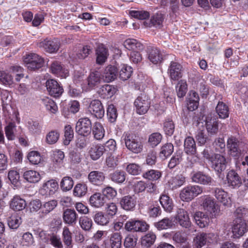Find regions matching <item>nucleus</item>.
Segmentation results:
<instances>
[{
  "mask_svg": "<svg viewBox=\"0 0 248 248\" xmlns=\"http://www.w3.org/2000/svg\"><path fill=\"white\" fill-rule=\"evenodd\" d=\"M211 167L217 173L220 174L227 167L228 162L225 157L221 155L216 154L210 158Z\"/></svg>",
  "mask_w": 248,
  "mask_h": 248,
  "instance_id": "4",
  "label": "nucleus"
},
{
  "mask_svg": "<svg viewBox=\"0 0 248 248\" xmlns=\"http://www.w3.org/2000/svg\"><path fill=\"white\" fill-rule=\"evenodd\" d=\"M160 204L164 210L168 212H171L173 209V205L172 200L166 195H162L159 199Z\"/></svg>",
  "mask_w": 248,
  "mask_h": 248,
  "instance_id": "39",
  "label": "nucleus"
},
{
  "mask_svg": "<svg viewBox=\"0 0 248 248\" xmlns=\"http://www.w3.org/2000/svg\"><path fill=\"white\" fill-rule=\"evenodd\" d=\"M26 201L19 195H15L11 200L10 207L15 211H22L26 207Z\"/></svg>",
  "mask_w": 248,
  "mask_h": 248,
  "instance_id": "21",
  "label": "nucleus"
},
{
  "mask_svg": "<svg viewBox=\"0 0 248 248\" xmlns=\"http://www.w3.org/2000/svg\"><path fill=\"white\" fill-rule=\"evenodd\" d=\"M93 133L97 140H102L105 135V130L103 125L98 122H95L93 128Z\"/></svg>",
  "mask_w": 248,
  "mask_h": 248,
  "instance_id": "41",
  "label": "nucleus"
},
{
  "mask_svg": "<svg viewBox=\"0 0 248 248\" xmlns=\"http://www.w3.org/2000/svg\"><path fill=\"white\" fill-rule=\"evenodd\" d=\"M0 82L4 85L10 87L14 83L13 78L4 71H0Z\"/></svg>",
  "mask_w": 248,
  "mask_h": 248,
  "instance_id": "48",
  "label": "nucleus"
},
{
  "mask_svg": "<svg viewBox=\"0 0 248 248\" xmlns=\"http://www.w3.org/2000/svg\"><path fill=\"white\" fill-rule=\"evenodd\" d=\"M163 20V15L161 13H156L152 16L151 18L150 26L159 27L162 24Z\"/></svg>",
  "mask_w": 248,
  "mask_h": 248,
  "instance_id": "62",
  "label": "nucleus"
},
{
  "mask_svg": "<svg viewBox=\"0 0 248 248\" xmlns=\"http://www.w3.org/2000/svg\"><path fill=\"white\" fill-rule=\"evenodd\" d=\"M105 176L103 172L97 170L92 171L88 174V179L92 184L100 185L104 181Z\"/></svg>",
  "mask_w": 248,
  "mask_h": 248,
  "instance_id": "26",
  "label": "nucleus"
},
{
  "mask_svg": "<svg viewBox=\"0 0 248 248\" xmlns=\"http://www.w3.org/2000/svg\"><path fill=\"white\" fill-rule=\"evenodd\" d=\"M173 152V145L171 143H167L162 146L159 156L163 159H166L171 155Z\"/></svg>",
  "mask_w": 248,
  "mask_h": 248,
  "instance_id": "43",
  "label": "nucleus"
},
{
  "mask_svg": "<svg viewBox=\"0 0 248 248\" xmlns=\"http://www.w3.org/2000/svg\"><path fill=\"white\" fill-rule=\"evenodd\" d=\"M51 71L53 74L62 78H66L69 76L68 69H65L58 62H55L52 63Z\"/></svg>",
  "mask_w": 248,
  "mask_h": 248,
  "instance_id": "23",
  "label": "nucleus"
},
{
  "mask_svg": "<svg viewBox=\"0 0 248 248\" xmlns=\"http://www.w3.org/2000/svg\"><path fill=\"white\" fill-rule=\"evenodd\" d=\"M202 206L211 217H217L220 215V206L209 196L203 197Z\"/></svg>",
  "mask_w": 248,
  "mask_h": 248,
  "instance_id": "2",
  "label": "nucleus"
},
{
  "mask_svg": "<svg viewBox=\"0 0 248 248\" xmlns=\"http://www.w3.org/2000/svg\"><path fill=\"white\" fill-rule=\"evenodd\" d=\"M206 128L209 133L216 134L218 130V124L216 119L207 117L206 119Z\"/></svg>",
  "mask_w": 248,
  "mask_h": 248,
  "instance_id": "36",
  "label": "nucleus"
},
{
  "mask_svg": "<svg viewBox=\"0 0 248 248\" xmlns=\"http://www.w3.org/2000/svg\"><path fill=\"white\" fill-rule=\"evenodd\" d=\"M60 134L56 130L49 132L46 135V141L49 144H53L57 142L59 139Z\"/></svg>",
  "mask_w": 248,
  "mask_h": 248,
  "instance_id": "56",
  "label": "nucleus"
},
{
  "mask_svg": "<svg viewBox=\"0 0 248 248\" xmlns=\"http://www.w3.org/2000/svg\"><path fill=\"white\" fill-rule=\"evenodd\" d=\"M162 138V135L159 133H154L149 136L148 142L152 147H155L161 142Z\"/></svg>",
  "mask_w": 248,
  "mask_h": 248,
  "instance_id": "63",
  "label": "nucleus"
},
{
  "mask_svg": "<svg viewBox=\"0 0 248 248\" xmlns=\"http://www.w3.org/2000/svg\"><path fill=\"white\" fill-rule=\"evenodd\" d=\"M110 177L112 181L122 183L125 180V173L123 171L116 170L111 174Z\"/></svg>",
  "mask_w": 248,
  "mask_h": 248,
  "instance_id": "59",
  "label": "nucleus"
},
{
  "mask_svg": "<svg viewBox=\"0 0 248 248\" xmlns=\"http://www.w3.org/2000/svg\"><path fill=\"white\" fill-rule=\"evenodd\" d=\"M136 111L139 114L146 113L150 106V101L148 97L145 94H141L134 102Z\"/></svg>",
  "mask_w": 248,
  "mask_h": 248,
  "instance_id": "8",
  "label": "nucleus"
},
{
  "mask_svg": "<svg viewBox=\"0 0 248 248\" xmlns=\"http://www.w3.org/2000/svg\"><path fill=\"white\" fill-rule=\"evenodd\" d=\"M79 223L81 228L86 231H90L93 225L92 220L86 216L81 217Z\"/></svg>",
  "mask_w": 248,
  "mask_h": 248,
  "instance_id": "57",
  "label": "nucleus"
},
{
  "mask_svg": "<svg viewBox=\"0 0 248 248\" xmlns=\"http://www.w3.org/2000/svg\"><path fill=\"white\" fill-rule=\"evenodd\" d=\"M105 152V147L103 145L97 144L93 145L89 150L91 158L93 160L98 159Z\"/></svg>",
  "mask_w": 248,
  "mask_h": 248,
  "instance_id": "28",
  "label": "nucleus"
},
{
  "mask_svg": "<svg viewBox=\"0 0 248 248\" xmlns=\"http://www.w3.org/2000/svg\"><path fill=\"white\" fill-rule=\"evenodd\" d=\"M192 182L202 185H207L211 181V178L201 171L193 172L191 175Z\"/></svg>",
  "mask_w": 248,
  "mask_h": 248,
  "instance_id": "22",
  "label": "nucleus"
},
{
  "mask_svg": "<svg viewBox=\"0 0 248 248\" xmlns=\"http://www.w3.org/2000/svg\"><path fill=\"white\" fill-rule=\"evenodd\" d=\"M156 239V235L153 232H149L143 236L141 239L142 247L148 248L155 243Z\"/></svg>",
  "mask_w": 248,
  "mask_h": 248,
  "instance_id": "38",
  "label": "nucleus"
},
{
  "mask_svg": "<svg viewBox=\"0 0 248 248\" xmlns=\"http://www.w3.org/2000/svg\"><path fill=\"white\" fill-rule=\"evenodd\" d=\"M148 56L149 60L155 64L157 63L162 60V55L160 51L156 47H149L148 48Z\"/></svg>",
  "mask_w": 248,
  "mask_h": 248,
  "instance_id": "27",
  "label": "nucleus"
},
{
  "mask_svg": "<svg viewBox=\"0 0 248 248\" xmlns=\"http://www.w3.org/2000/svg\"><path fill=\"white\" fill-rule=\"evenodd\" d=\"M27 127L30 132L32 134H38L41 131V125L37 121H29L27 123Z\"/></svg>",
  "mask_w": 248,
  "mask_h": 248,
  "instance_id": "54",
  "label": "nucleus"
},
{
  "mask_svg": "<svg viewBox=\"0 0 248 248\" xmlns=\"http://www.w3.org/2000/svg\"><path fill=\"white\" fill-rule=\"evenodd\" d=\"M122 235L120 232L112 233L110 236L109 242L111 248H121L122 246Z\"/></svg>",
  "mask_w": 248,
  "mask_h": 248,
  "instance_id": "40",
  "label": "nucleus"
},
{
  "mask_svg": "<svg viewBox=\"0 0 248 248\" xmlns=\"http://www.w3.org/2000/svg\"><path fill=\"white\" fill-rule=\"evenodd\" d=\"M44 59L39 55L31 53L26 56L24 59V62L28 69L35 70L41 68L44 64Z\"/></svg>",
  "mask_w": 248,
  "mask_h": 248,
  "instance_id": "5",
  "label": "nucleus"
},
{
  "mask_svg": "<svg viewBox=\"0 0 248 248\" xmlns=\"http://www.w3.org/2000/svg\"><path fill=\"white\" fill-rule=\"evenodd\" d=\"M74 185L72 178L69 176H65L60 182L61 188L63 191H67L72 189Z\"/></svg>",
  "mask_w": 248,
  "mask_h": 248,
  "instance_id": "49",
  "label": "nucleus"
},
{
  "mask_svg": "<svg viewBox=\"0 0 248 248\" xmlns=\"http://www.w3.org/2000/svg\"><path fill=\"white\" fill-rule=\"evenodd\" d=\"M228 186L232 188L239 187L242 184L241 177L234 170L229 171L226 176Z\"/></svg>",
  "mask_w": 248,
  "mask_h": 248,
  "instance_id": "17",
  "label": "nucleus"
},
{
  "mask_svg": "<svg viewBox=\"0 0 248 248\" xmlns=\"http://www.w3.org/2000/svg\"><path fill=\"white\" fill-rule=\"evenodd\" d=\"M21 217L16 215H12L8 220L9 227L13 229H17L21 223Z\"/></svg>",
  "mask_w": 248,
  "mask_h": 248,
  "instance_id": "60",
  "label": "nucleus"
},
{
  "mask_svg": "<svg viewBox=\"0 0 248 248\" xmlns=\"http://www.w3.org/2000/svg\"><path fill=\"white\" fill-rule=\"evenodd\" d=\"M107 115L110 122L113 123L116 121L118 114L117 109L113 105L110 104L108 105L107 108Z\"/></svg>",
  "mask_w": 248,
  "mask_h": 248,
  "instance_id": "58",
  "label": "nucleus"
},
{
  "mask_svg": "<svg viewBox=\"0 0 248 248\" xmlns=\"http://www.w3.org/2000/svg\"><path fill=\"white\" fill-rule=\"evenodd\" d=\"M28 158L30 163L33 165L38 164L41 161V156L37 151L30 152L28 154Z\"/></svg>",
  "mask_w": 248,
  "mask_h": 248,
  "instance_id": "64",
  "label": "nucleus"
},
{
  "mask_svg": "<svg viewBox=\"0 0 248 248\" xmlns=\"http://www.w3.org/2000/svg\"><path fill=\"white\" fill-rule=\"evenodd\" d=\"M171 80L177 81L183 76V66L179 63L171 62L168 70Z\"/></svg>",
  "mask_w": 248,
  "mask_h": 248,
  "instance_id": "13",
  "label": "nucleus"
},
{
  "mask_svg": "<svg viewBox=\"0 0 248 248\" xmlns=\"http://www.w3.org/2000/svg\"><path fill=\"white\" fill-rule=\"evenodd\" d=\"M176 222L185 228H189L191 225L187 212L183 209H179L175 217Z\"/></svg>",
  "mask_w": 248,
  "mask_h": 248,
  "instance_id": "16",
  "label": "nucleus"
},
{
  "mask_svg": "<svg viewBox=\"0 0 248 248\" xmlns=\"http://www.w3.org/2000/svg\"><path fill=\"white\" fill-rule=\"evenodd\" d=\"M173 225L172 219L166 217L155 223V227L158 230H165L170 228Z\"/></svg>",
  "mask_w": 248,
  "mask_h": 248,
  "instance_id": "47",
  "label": "nucleus"
},
{
  "mask_svg": "<svg viewBox=\"0 0 248 248\" xmlns=\"http://www.w3.org/2000/svg\"><path fill=\"white\" fill-rule=\"evenodd\" d=\"M216 110L220 118L225 119L229 117V108L223 102L218 103Z\"/></svg>",
  "mask_w": 248,
  "mask_h": 248,
  "instance_id": "37",
  "label": "nucleus"
},
{
  "mask_svg": "<svg viewBox=\"0 0 248 248\" xmlns=\"http://www.w3.org/2000/svg\"><path fill=\"white\" fill-rule=\"evenodd\" d=\"M88 111L97 118H102L105 114V110L102 104L99 100H94L91 101L89 107Z\"/></svg>",
  "mask_w": 248,
  "mask_h": 248,
  "instance_id": "15",
  "label": "nucleus"
},
{
  "mask_svg": "<svg viewBox=\"0 0 248 248\" xmlns=\"http://www.w3.org/2000/svg\"><path fill=\"white\" fill-rule=\"evenodd\" d=\"M185 152L189 155H194L196 153V145L194 139L192 137H187L184 141Z\"/></svg>",
  "mask_w": 248,
  "mask_h": 248,
  "instance_id": "31",
  "label": "nucleus"
},
{
  "mask_svg": "<svg viewBox=\"0 0 248 248\" xmlns=\"http://www.w3.org/2000/svg\"><path fill=\"white\" fill-rule=\"evenodd\" d=\"M239 143L238 140L233 137L228 139L227 146L229 154L233 157H238L240 154L241 151L238 148Z\"/></svg>",
  "mask_w": 248,
  "mask_h": 248,
  "instance_id": "19",
  "label": "nucleus"
},
{
  "mask_svg": "<svg viewBox=\"0 0 248 248\" xmlns=\"http://www.w3.org/2000/svg\"><path fill=\"white\" fill-rule=\"evenodd\" d=\"M96 54L97 55L96 62L99 64L104 63L108 56L107 49L104 46L100 45L97 48Z\"/></svg>",
  "mask_w": 248,
  "mask_h": 248,
  "instance_id": "35",
  "label": "nucleus"
},
{
  "mask_svg": "<svg viewBox=\"0 0 248 248\" xmlns=\"http://www.w3.org/2000/svg\"><path fill=\"white\" fill-rule=\"evenodd\" d=\"M120 204L124 209L131 211L134 209L136 204V201L132 197L126 196L121 199Z\"/></svg>",
  "mask_w": 248,
  "mask_h": 248,
  "instance_id": "32",
  "label": "nucleus"
},
{
  "mask_svg": "<svg viewBox=\"0 0 248 248\" xmlns=\"http://www.w3.org/2000/svg\"><path fill=\"white\" fill-rule=\"evenodd\" d=\"M59 188L58 182L54 179H51L44 182L40 189V193L46 196L54 195Z\"/></svg>",
  "mask_w": 248,
  "mask_h": 248,
  "instance_id": "10",
  "label": "nucleus"
},
{
  "mask_svg": "<svg viewBox=\"0 0 248 248\" xmlns=\"http://www.w3.org/2000/svg\"><path fill=\"white\" fill-rule=\"evenodd\" d=\"M203 187L198 185H188L184 187L180 191V198L183 201L189 202L201 194Z\"/></svg>",
  "mask_w": 248,
  "mask_h": 248,
  "instance_id": "1",
  "label": "nucleus"
},
{
  "mask_svg": "<svg viewBox=\"0 0 248 248\" xmlns=\"http://www.w3.org/2000/svg\"><path fill=\"white\" fill-rule=\"evenodd\" d=\"M117 74V68L114 66L110 65L105 68L102 76L105 82H110L116 78Z\"/></svg>",
  "mask_w": 248,
  "mask_h": 248,
  "instance_id": "24",
  "label": "nucleus"
},
{
  "mask_svg": "<svg viewBox=\"0 0 248 248\" xmlns=\"http://www.w3.org/2000/svg\"><path fill=\"white\" fill-rule=\"evenodd\" d=\"M125 146L134 154L140 153L143 148L142 143L132 134L126 133L123 135Z\"/></svg>",
  "mask_w": 248,
  "mask_h": 248,
  "instance_id": "3",
  "label": "nucleus"
},
{
  "mask_svg": "<svg viewBox=\"0 0 248 248\" xmlns=\"http://www.w3.org/2000/svg\"><path fill=\"white\" fill-rule=\"evenodd\" d=\"M186 182V177L182 174H178L171 177L168 181L170 186L172 189H176L183 186Z\"/></svg>",
  "mask_w": 248,
  "mask_h": 248,
  "instance_id": "33",
  "label": "nucleus"
},
{
  "mask_svg": "<svg viewBox=\"0 0 248 248\" xmlns=\"http://www.w3.org/2000/svg\"><path fill=\"white\" fill-rule=\"evenodd\" d=\"M90 203L94 207L100 208L106 203V198L103 194L100 193H95L90 197Z\"/></svg>",
  "mask_w": 248,
  "mask_h": 248,
  "instance_id": "29",
  "label": "nucleus"
},
{
  "mask_svg": "<svg viewBox=\"0 0 248 248\" xmlns=\"http://www.w3.org/2000/svg\"><path fill=\"white\" fill-rule=\"evenodd\" d=\"M46 87L49 94L55 97H59L63 91L62 87L53 79H49L46 81Z\"/></svg>",
  "mask_w": 248,
  "mask_h": 248,
  "instance_id": "14",
  "label": "nucleus"
},
{
  "mask_svg": "<svg viewBox=\"0 0 248 248\" xmlns=\"http://www.w3.org/2000/svg\"><path fill=\"white\" fill-rule=\"evenodd\" d=\"M62 238L64 245L68 248H72V233L70 231L69 229L67 227H64L63 228Z\"/></svg>",
  "mask_w": 248,
  "mask_h": 248,
  "instance_id": "46",
  "label": "nucleus"
},
{
  "mask_svg": "<svg viewBox=\"0 0 248 248\" xmlns=\"http://www.w3.org/2000/svg\"><path fill=\"white\" fill-rule=\"evenodd\" d=\"M94 222L100 225H106L109 222V218L102 212H97L93 217Z\"/></svg>",
  "mask_w": 248,
  "mask_h": 248,
  "instance_id": "51",
  "label": "nucleus"
},
{
  "mask_svg": "<svg viewBox=\"0 0 248 248\" xmlns=\"http://www.w3.org/2000/svg\"><path fill=\"white\" fill-rule=\"evenodd\" d=\"M124 46L128 50H140L142 48V45L137 40L134 39H127L124 42Z\"/></svg>",
  "mask_w": 248,
  "mask_h": 248,
  "instance_id": "42",
  "label": "nucleus"
},
{
  "mask_svg": "<svg viewBox=\"0 0 248 248\" xmlns=\"http://www.w3.org/2000/svg\"><path fill=\"white\" fill-rule=\"evenodd\" d=\"M149 226L146 222L142 220H130L126 222L124 228L128 231L145 232Z\"/></svg>",
  "mask_w": 248,
  "mask_h": 248,
  "instance_id": "12",
  "label": "nucleus"
},
{
  "mask_svg": "<svg viewBox=\"0 0 248 248\" xmlns=\"http://www.w3.org/2000/svg\"><path fill=\"white\" fill-rule=\"evenodd\" d=\"M162 176V172L158 170H151L143 174V177L150 181H156Z\"/></svg>",
  "mask_w": 248,
  "mask_h": 248,
  "instance_id": "45",
  "label": "nucleus"
},
{
  "mask_svg": "<svg viewBox=\"0 0 248 248\" xmlns=\"http://www.w3.org/2000/svg\"><path fill=\"white\" fill-rule=\"evenodd\" d=\"M37 46L50 53L56 52L59 49L60 43L57 39H48L47 38L38 43Z\"/></svg>",
  "mask_w": 248,
  "mask_h": 248,
  "instance_id": "11",
  "label": "nucleus"
},
{
  "mask_svg": "<svg viewBox=\"0 0 248 248\" xmlns=\"http://www.w3.org/2000/svg\"><path fill=\"white\" fill-rule=\"evenodd\" d=\"M116 91L117 89L114 86L106 84L99 89L98 93L103 98H110L116 93Z\"/></svg>",
  "mask_w": 248,
  "mask_h": 248,
  "instance_id": "30",
  "label": "nucleus"
},
{
  "mask_svg": "<svg viewBox=\"0 0 248 248\" xmlns=\"http://www.w3.org/2000/svg\"><path fill=\"white\" fill-rule=\"evenodd\" d=\"M78 215L76 212L72 209H66L62 214V218L64 222L68 225H75L78 220Z\"/></svg>",
  "mask_w": 248,
  "mask_h": 248,
  "instance_id": "18",
  "label": "nucleus"
},
{
  "mask_svg": "<svg viewBox=\"0 0 248 248\" xmlns=\"http://www.w3.org/2000/svg\"><path fill=\"white\" fill-rule=\"evenodd\" d=\"M133 72L131 66L123 65L119 72V77L123 80H126L129 78Z\"/></svg>",
  "mask_w": 248,
  "mask_h": 248,
  "instance_id": "52",
  "label": "nucleus"
},
{
  "mask_svg": "<svg viewBox=\"0 0 248 248\" xmlns=\"http://www.w3.org/2000/svg\"><path fill=\"white\" fill-rule=\"evenodd\" d=\"M42 102L46 110L50 112L55 114L57 111L58 107L55 102L51 99L46 97L42 99Z\"/></svg>",
  "mask_w": 248,
  "mask_h": 248,
  "instance_id": "44",
  "label": "nucleus"
},
{
  "mask_svg": "<svg viewBox=\"0 0 248 248\" xmlns=\"http://www.w3.org/2000/svg\"><path fill=\"white\" fill-rule=\"evenodd\" d=\"M92 131L91 120L87 117L79 119L76 125V131L79 135L85 137L89 135Z\"/></svg>",
  "mask_w": 248,
  "mask_h": 248,
  "instance_id": "6",
  "label": "nucleus"
},
{
  "mask_svg": "<svg viewBox=\"0 0 248 248\" xmlns=\"http://www.w3.org/2000/svg\"><path fill=\"white\" fill-rule=\"evenodd\" d=\"M101 81V74L97 71L91 72L87 79V84H81V86L83 91H87L93 89L95 86H98Z\"/></svg>",
  "mask_w": 248,
  "mask_h": 248,
  "instance_id": "7",
  "label": "nucleus"
},
{
  "mask_svg": "<svg viewBox=\"0 0 248 248\" xmlns=\"http://www.w3.org/2000/svg\"><path fill=\"white\" fill-rule=\"evenodd\" d=\"M57 202L53 200L45 202L42 206V213L46 215L52 211L57 206Z\"/></svg>",
  "mask_w": 248,
  "mask_h": 248,
  "instance_id": "55",
  "label": "nucleus"
},
{
  "mask_svg": "<svg viewBox=\"0 0 248 248\" xmlns=\"http://www.w3.org/2000/svg\"><path fill=\"white\" fill-rule=\"evenodd\" d=\"M194 219L197 225L201 228L207 226L209 222L208 216L200 211L196 212L194 214Z\"/></svg>",
  "mask_w": 248,
  "mask_h": 248,
  "instance_id": "25",
  "label": "nucleus"
},
{
  "mask_svg": "<svg viewBox=\"0 0 248 248\" xmlns=\"http://www.w3.org/2000/svg\"><path fill=\"white\" fill-rule=\"evenodd\" d=\"M247 231V225L243 219H234L232 227V236L238 238L242 236Z\"/></svg>",
  "mask_w": 248,
  "mask_h": 248,
  "instance_id": "9",
  "label": "nucleus"
},
{
  "mask_svg": "<svg viewBox=\"0 0 248 248\" xmlns=\"http://www.w3.org/2000/svg\"><path fill=\"white\" fill-rule=\"evenodd\" d=\"M187 84L185 80H180L177 86H176V90L178 97H183L186 94L187 92Z\"/></svg>",
  "mask_w": 248,
  "mask_h": 248,
  "instance_id": "53",
  "label": "nucleus"
},
{
  "mask_svg": "<svg viewBox=\"0 0 248 248\" xmlns=\"http://www.w3.org/2000/svg\"><path fill=\"white\" fill-rule=\"evenodd\" d=\"M87 190V186L85 184H78L74 187L73 194L75 196L81 197L86 194Z\"/></svg>",
  "mask_w": 248,
  "mask_h": 248,
  "instance_id": "61",
  "label": "nucleus"
},
{
  "mask_svg": "<svg viewBox=\"0 0 248 248\" xmlns=\"http://www.w3.org/2000/svg\"><path fill=\"white\" fill-rule=\"evenodd\" d=\"M209 234L202 232L198 234L194 239V243L198 248H202L207 242Z\"/></svg>",
  "mask_w": 248,
  "mask_h": 248,
  "instance_id": "50",
  "label": "nucleus"
},
{
  "mask_svg": "<svg viewBox=\"0 0 248 248\" xmlns=\"http://www.w3.org/2000/svg\"><path fill=\"white\" fill-rule=\"evenodd\" d=\"M23 177L27 181L31 183H37L41 179L40 173L33 170H29L24 172Z\"/></svg>",
  "mask_w": 248,
  "mask_h": 248,
  "instance_id": "34",
  "label": "nucleus"
},
{
  "mask_svg": "<svg viewBox=\"0 0 248 248\" xmlns=\"http://www.w3.org/2000/svg\"><path fill=\"white\" fill-rule=\"evenodd\" d=\"M214 194L218 202H221L224 205L231 204V200L228 194L223 189L216 187L214 189Z\"/></svg>",
  "mask_w": 248,
  "mask_h": 248,
  "instance_id": "20",
  "label": "nucleus"
}]
</instances>
